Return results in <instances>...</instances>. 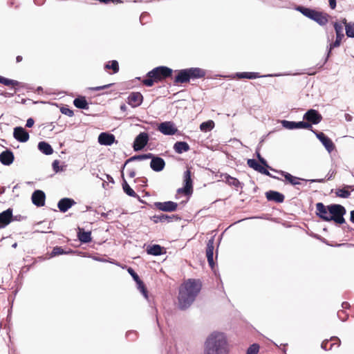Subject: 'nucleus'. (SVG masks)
Here are the masks:
<instances>
[{"label": "nucleus", "instance_id": "f257e3e1", "mask_svg": "<svg viewBox=\"0 0 354 354\" xmlns=\"http://www.w3.org/2000/svg\"><path fill=\"white\" fill-rule=\"evenodd\" d=\"M346 210L339 204L325 205L322 203L316 204V214L324 221H334L337 224L345 223L344 218Z\"/></svg>", "mask_w": 354, "mask_h": 354}, {"label": "nucleus", "instance_id": "f03ea898", "mask_svg": "<svg viewBox=\"0 0 354 354\" xmlns=\"http://www.w3.org/2000/svg\"><path fill=\"white\" fill-rule=\"evenodd\" d=\"M229 347L223 333L213 332L205 342L204 354H228Z\"/></svg>", "mask_w": 354, "mask_h": 354}, {"label": "nucleus", "instance_id": "7ed1b4c3", "mask_svg": "<svg viewBox=\"0 0 354 354\" xmlns=\"http://www.w3.org/2000/svg\"><path fill=\"white\" fill-rule=\"evenodd\" d=\"M178 74L175 77L174 83H186L191 79H197L203 77L205 75V71L200 68H189L178 71Z\"/></svg>", "mask_w": 354, "mask_h": 354}, {"label": "nucleus", "instance_id": "20e7f679", "mask_svg": "<svg viewBox=\"0 0 354 354\" xmlns=\"http://www.w3.org/2000/svg\"><path fill=\"white\" fill-rule=\"evenodd\" d=\"M200 289H180L178 294V306L181 309L189 307L199 293Z\"/></svg>", "mask_w": 354, "mask_h": 354}, {"label": "nucleus", "instance_id": "39448f33", "mask_svg": "<svg viewBox=\"0 0 354 354\" xmlns=\"http://www.w3.org/2000/svg\"><path fill=\"white\" fill-rule=\"evenodd\" d=\"M271 170L274 171L278 174H280L281 176H283L285 178L286 181H288L290 185H294V186L301 185V180L310 181L311 183H314V182L324 183V179H323V178L305 180L303 178H300L296 177V176H294L291 175L290 174H289L286 171H282V170H276L274 169H271Z\"/></svg>", "mask_w": 354, "mask_h": 354}, {"label": "nucleus", "instance_id": "423d86ee", "mask_svg": "<svg viewBox=\"0 0 354 354\" xmlns=\"http://www.w3.org/2000/svg\"><path fill=\"white\" fill-rule=\"evenodd\" d=\"M172 69L167 66H158L147 73V77H153L155 80H160L161 79L168 77L172 74Z\"/></svg>", "mask_w": 354, "mask_h": 354}, {"label": "nucleus", "instance_id": "0eeeda50", "mask_svg": "<svg viewBox=\"0 0 354 354\" xmlns=\"http://www.w3.org/2000/svg\"><path fill=\"white\" fill-rule=\"evenodd\" d=\"M333 26L336 33V39L333 43L330 44L329 46L328 47V49L326 59L330 56L332 49L339 46L341 41L344 37L342 25L337 22H335Z\"/></svg>", "mask_w": 354, "mask_h": 354}, {"label": "nucleus", "instance_id": "6e6552de", "mask_svg": "<svg viewBox=\"0 0 354 354\" xmlns=\"http://www.w3.org/2000/svg\"><path fill=\"white\" fill-rule=\"evenodd\" d=\"M282 126L288 129H313L312 124L307 122L300 121V122H292L288 120H283L281 122Z\"/></svg>", "mask_w": 354, "mask_h": 354}, {"label": "nucleus", "instance_id": "1a4fd4ad", "mask_svg": "<svg viewBox=\"0 0 354 354\" xmlns=\"http://www.w3.org/2000/svg\"><path fill=\"white\" fill-rule=\"evenodd\" d=\"M149 141V135L145 132L138 134L133 142V149L136 151L142 149Z\"/></svg>", "mask_w": 354, "mask_h": 354}, {"label": "nucleus", "instance_id": "9d476101", "mask_svg": "<svg viewBox=\"0 0 354 354\" xmlns=\"http://www.w3.org/2000/svg\"><path fill=\"white\" fill-rule=\"evenodd\" d=\"M158 130L167 136L174 135L178 131L177 128L172 122H161L158 127Z\"/></svg>", "mask_w": 354, "mask_h": 354}, {"label": "nucleus", "instance_id": "9b49d317", "mask_svg": "<svg viewBox=\"0 0 354 354\" xmlns=\"http://www.w3.org/2000/svg\"><path fill=\"white\" fill-rule=\"evenodd\" d=\"M303 118L308 123L317 124L322 121V116L317 110L310 109L306 112Z\"/></svg>", "mask_w": 354, "mask_h": 354}, {"label": "nucleus", "instance_id": "f8f14e48", "mask_svg": "<svg viewBox=\"0 0 354 354\" xmlns=\"http://www.w3.org/2000/svg\"><path fill=\"white\" fill-rule=\"evenodd\" d=\"M311 131L315 134L316 137L319 140V141L322 143V145L329 153H330L334 149L335 145L333 142L324 133L317 132L313 129H311Z\"/></svg>", "mask_w": 354, "mask_h": 354}, {"label": "nucleus", "instance_id": "ddd939ff", "mask_svg": "<svg viewBox=\"0 0 354 354\" xmlns=\"http://www.w3.org/2000/svg\"><path fill=\"white\" fill-rule=\"evenodd\" d=\"M154 206L160 211L171 212L177 209L178 204L173 201L156 202Z\"/></svg>", "mask_w": 354, "mask_h": 354}, {"label": "nucleus", "instance_id": "4468645a", "mask_svg": "<svg viewBox=\"0 0 354 354\" xmlns=\"http://www.w3.org/2000/svg\"><path fill=\"white\" fill-rule=\"evenodd\" d=\"M248 165L254 169L255 171H257L258 172L263 174L264 175L268 176L271 178L279 179L278 177H276L274 176H272L268 169H266L265 167L261 166L260 164L257 162V161L254 159H248Z\"/></svg>", "mask_w": 354, "mask_h": 354}, {"label": "nucleus", "instance_id": "2eb2a0df", "mask_svg": "<svg viewBox=\"0 0 354 354\" xmlns=\"http://www.w3.org/2000/svg\"><path fill=\"white\" fill-rule=\"evenodd\" d=\"M150 162V167L154 171L159 172L164 169L165 167V162L164 159L160 157L156 156L153 154V156Z\"/></svg>", "mask_w": 354, "mask_h": 354}, {"label": "nucleus", "instance_id": "dca6fc26", "mask_svg": "<svg viewBox=\"0 0 354 354\" xmlns=\"http://www.w3.org/2000/svg\"><path fill=\"white\" fill-rule=\"evenodd\" d=\"M214 238L212 237L207 243L206 257L209 266L213 268L214 262Z\"/></svg>", "mask_w": 354, "mask_h": 354}, {"label": "nucleus", "instance_id": "f3484780", "mask_svg": "<svg viewBox=\"0 0 354 354\" xmlns=\"http://www.w3.org/2000/svg\"><path fill=\"white\" fill-rule=\"evenodd\" d=\"M13 136L21 142H25L29 139L28 133L21 127H17L14 129Z\"/></svg>", "mask_w": 354, "mask_h": 354}, {"label": "nucleus", "instance_id": "a211bd4d", "mask_svg": "<svg viewBox=\"0 0 354 354\" xmlns=\"http://www.w3.org/2000/svg\"><path fill=\"white\" fill-rule=\"evenodd\" d=\"M46 195L41 190H36L32 194V201L37 207H42L45 203Z\"/></svg>", "mask_w": 354, "mask_h": 354}, {"label": "nucleus", "instance_id": "6ab92c4d", "mask_svg": "<svg viewBox=\"0 0 354 354\" xmlns=\"http://www.w3.org/2000/svg\"><path fill=\"white\" fill-rule=\"evenodd\" d=\"M115 141L113 134L102 132L98 136V142L102 145L110 146Z\"/></svg>", "mask_w": 354, "mask_h": 354}, {"label": "nucleus", "instance_id": "aec40b11", "mask_svg": "<svg viewBox=\"0 0 354 354\" xmlns=\"http://www.w3.org/2000/svg\"><path fill=\"white\" fill-rule=\"evenodd\" d=\"M143 97L139 92L131 93L128 97L127 103L132 107H137L142 102Z\"/></svg>", "mask_w": 354, "mask_h": 354}, {"label": "nucleus", "instance_id": "412c9836", "mask_svg": "<svg viewBox=\"0 0 354 354\" xmlns=\"http://www.w3.org/2000/svg\"><path fill=\"white\" fill-rule=\"evenodd\" d=\"M12 211L11 209H8L0 213V228H3L8 225L12 219Z\"/></svg>", "mask_w": 354, "mask_h": 354}, {"label": "nucleus", "instance_id": "4be33fe9", "mask_svg": "<svg viewBox=\"0 0 354 354\" xmlns=\"http://www.w3.org/2000/svg\"><path fill=\"white\" fill-rule=\"evenodd\" d=\"M266 196L268 201H274L276 203H283L284 201V196L281 193L277 191H268L266 193Z\"/></svg>", "mask_w": 354, "mask_h": 354}, {"label": "nucleus", "instance_id": "5701e85b", "mask_svg": "<svg viewBox=\"0 0 354 354\" xmlns=\"http://www.w3.org/2000/svg\"><path fill=\"white\" fill-rule=\"evenodd\" d=\"M75 202L73 199L69 198H62L57 204V207L62 212H66L70 209Z\"/></svg>", "mask_w": 354, "mask_h": 354}, {"label": "nucleus", "instance_id": "b1692460", "mask_svg": "<svg viewBox=\"0 0 354 354\" xmlns=\"http://www.w3.org/2000/svg\"><path fill=\"white\" fill-rule=\"evenodd\" d=\"M14 161V154L10 150L3 151L0 153V162L4 165H10Z\"/></svg>", "mask_w": 354, "mask_h": 354}, {"label": "nucleus", "instance_id": "393cba45", "mask_svg": "<svg viewBox=\"0 0 354 354\" xmlns=\"http://www.w3.org/2000/svg\"><path fill=\"white\" fill-rule=\"evenodd\" d=\"M328 15L318 11H315L312 20L316 21L321 26H324L328 23Z\"/></svg>", "mask_w": 354, "mask_h": 354}, {"label": "nucleus", "instance_id": "a878e982", "mask_svg": "<svg viewBox=\"0 0 354 354\" xmlns=\"http://www.w3.org/2000/svg\"><path fill=\"white\" fill-rule=\"evenodd\" d=\"M236 77L239 78H247V79H256L258 77H261V76L259 75L258 73H254V72H243V73H237ZM279 75H263L262 77H268V76H279Z\"/></svg>", "mask_w": 354, "mask_h": 354}, {"label": "nucleus", "instance_id": "bb28decb", "mask_svg": "<svg viewBox=\"0 0 354 354\" xmlns=\"http://www.w3.org/2000/svg\"><path fill=\"white\" fill-rule=\"evenodd\" d=\"M174 218H176V219H179V218L177 216H174V215L169 216V215H167V214H158V215L153 216V220L154 223H158V222H161V223L167 222V223H169V222H171Z\"/></svg>", "mask_w": 354, "mask_h": 354}, {"label": "nucleus", "instance_id": "cd10ccee", "mask_svg": "<svg viewBox=\"0 0 354 354\" xmlns=\"http://www.w3.org/2000/svg\"><path fill=\"white\" fill-rule=\"evenodd\" d=\"M77 237L80 242L87 243L91 241V232H85L84 229L78 227Z\"/></svg>", "mask_w": 354, "mask_h": 354}, {"label": "nucleus", "instance_id": "c85d7f7f", "mask_svg": "<svg viewBox=\"0 0 354 354\" xmlns=\"http://www.w3.org/2000/svg\"><path fill=\"white\" fill-rule=\"evenodd\" d=\"M189 149V145L186 142L183 141L176 142L174 145V151L179 154L188 151Z\"/></svg>", "mask_w": 354, "mask_h": 354}, {"label": "nucleus", "instance_id": "c756f323", "mask_svg": "<svg viewBox=\"0 0 354 354\" xmlns=\"http://www.w3.org/2000/svg\"><path fill=\"white\" fill-rule=\"evenodd\" d=\"M73 104L75 107L81 109H88V104L87 101L86 100L85 97L80 96L78 97H76L73 100Z\"/></svg>", "mask_w": 354, "mask_h": 354}, {"label": "nucleus", "instance_id": "7c9ffc66", "mask_svg": "<svg viewBox=\"0 0 354 354\" xmlns=\"http://www.w3.org/2000/svg\"><path fill=\"white\" fill-rule=\"evenodd\" d=\"M38 149L46 155H50L53 152L52 147L44 141L39 142Z\"/></svg>", "mask_w": 354, "mask_h": 354}, {"label": "nucleus", "instance_id": "2f4dec72", "mask_svg": "<svg viewBox=\"0 0 354 354\" xmlns=\"http://www.w3.org/2000/svg\"><path fill=\"white\" fill-rule=\"evenodd\" d=\"M184 178V184L186 187L187 189H191L193 191V187H192V180L191 178V171L189 169H187L183 175Z\"/></svg>", "mask_w": 354, "mask_h": 354}, {"label": "nucleus", "instance_id": "473e14b6", "mask_svg": "<svg viewBox=\"0 0 354 354\" xmlns=\"http://www.w3.org/2000/svg\"><path fill=\"white\" fill-rule=\"evenodd\" d=\"M162 248L159 245H153L148 247L147 252L149 254L158 256L162 254Z\"/></svg>", "mask_w": 354, "mask_h": 354}, {"label": "nucleus", "instance_id": "72a5a7b5", "mask_svg": "<svg viewBox=\"0 0 354 354\" xmlns=\"http://www.w3.org/2000/svg\"><path fill=\"white\" fill-rule=\"evenodd\" d=\"M225 180L231 186H234L235 187H242V183L237 178L232 177L230 175L226 174L225 176Z\"/></svg>", "mask_w": 354, "mask_h": 354}, {"label": "nucleus", "instance_id": "f704fd0d", "mask_svg": "<svg viewBox=\"0 0 354 354\" xmlns=\"http://www.w3.org/2000/svg\"><path fill=\"white\" fill-rule=\"evenodd\" d=\"M296 10L299 12H300L301 13H302L304 16H306V17L312 19L313 17V14L315 12V10H313V9H310V8H305V7H303V6H297L296 8Z\"/></svg>", "mask_w": 354, "mask_h": 354}, {"label": "nucleus", "instance_id": "c9c22d12", "mask_svg": "<svg viewBox=\"0 0 354 354\" xmlns=\"http://www.w3.org/2000/svg\"><path fill=\"white\" fill-rule=\"evenodd\" d=\"M127 271L129 273V274L133 277L134 281L136 282L138 288H145L142 281L140 280L139 276L133 268H129L127 269Z\"/></svg>", "mask_w": 354, "mask_h": 354}, {"label": "nucleus", "instance_id": "e433bc0d", "mask_svg": "<svg viewBox=\"0 0 354 354\" xmlns=\"http://www.w3.org/2000/svg\"><path fill=\"white\" fill-rule=\"evenodd\" d=\"M214 127V122L212 120L202 122L200 125V129L202 131L207 132L211 131Z\"/></svg>", "mask_w": 354, "mask_h": 354}, {"label": "nucleus", "instance_id": "4c0bfd02", "mask_svg": "<svg viewBox=\"0 0 354 354\" xmlns=\"http://www.w3.org/2000/svg\"><path fill=\"white\" fill-rule=\"evenodd\" d=\"M122 188L124 192L129 196L132 197H138V196L136 194V193L130 187V186L128 185V183L124 180V183H122Z\"/></svg>", "mask_w": 354, "mask_h": 354}, {"label": "nucleus", "instance_id": "58836bf2", "mask_svg": "<svg viewBox=\"0 0 354 354\" xmlns=\"http://www.w3.org/2000/svg\"><path fill=\"white\" fill-rule=\"evenodd\" d=\"M201 286V281L196 279H189L184 284L183 288H199Z\"/></svg>", "mask_w": 354, "mask_h": 354}, {"label": "nucleus", "instance_id": "ea45409f", "mask_svg": "<svg viewBox=\"0 0 354 354\" xmlns=\"http://www.w3.org/2000/svg\"><path fill=\"white\" fill-rule=\"evenodd\" d=\"M105 68L110 69L111 68L114 73H116L119 71V65L118 62L116 60H113L111 62L106 64L105 65Z\"/></svg>", "mask_w": 354, "mask_h": 354}, {"label": "nucleus", "instance_id": "a19ab883", "mask_svg": "<svg viewBox=\"0 0 354 354\" xmlns=\"http://www.w3.org/2000/svg\"><path fill=\"white\" fill-rule=\"evenodd\" d=\"M335 194L338 197L343 198H348L351 196V192L344 189H337L335 191Z\"/></svg>", "mask_w": 354, "mask_h": 354}, {"label": "nucleus", "instance_id": "79ce46f5", "mask_svg": "<svg viewBox=\"0 0 354 354\" xmlns=\"http://www.w3.org/2000/svg\"><path fill=\"white\" fill-rule=\"evenodd\" d=\"M346 34L347 37L354 38V23L348 22L346 26Z\"/></svg>", "mask_w": 354, "mask_h": 354}, {"label": "nucleus", "instance_id": "37998d69", "mask_svg": "<svg viewBox=\"0 0 354 354\" xmlns=\"http://www.w3.org/2000/svg\"><path fill=\"white\" fill-rule=\"evenodd\" d=\"M260 346L258 344H253L246 351V354H259Z\"/></svg>", "mask_w": 354, "mask_h": 354}, {"label": "nucleus", "instance_id": "c03bdc74", "mask_svg": "<svg viewBox=\"0 0 354 354\" xmlns=\"http://www.w3.org/2000/svg\"><path fill=\"white\" fill-rule=\"evenodd\" d=\"M0 83L6 86H18L19 84L17 80H10L4 77H2Z\"/></svg>", "mask_w": 354, "mask_h": 354}, {"label": "nucleus", "instance_id": "a18cd8bd", "mask_svg": "<svg viewBox=\"0 0 354 354\" xmlns=\"http://www.w3.org/2000/svg\"><path fill=\"white\" fill-rule=\"evenodd\" d=\"M66 252L64 251V250L61 247L56 246L55 247L50 254L51 257H55L59 254H65Z\"/></svg>", "mask_w": 354, "mask_h": 354}, {"label": "nucleus", "instance_id": "49530a36", "mask_svg": "<svg viewBox=\"0 0 354 354\" xmlns=\"http://www.w3.org/2000/svg\"><path fill=\"white\" fill-rule=\"evenodd\" d=\"M329 342L331 344L333 348H338L341 344V341L337 337H332L329 339Z\"/></svg>", "mask_w": 354, "mask_h": 354}, {"label": "nucleus", "instance_id": "de8ad7c7", "mask_svg": "<svg viewBox=\"0 0 354 354\" xmlns=\"http://www.w3.org/2000/svg\"><path fill=\"white\" fill-rule=\"evenodd\" d=\"M321 347L325 351H330L333 348L328 339L323 341Z\"/></svg>", "mask_w": 354, "mask_h": 354}, {"label": "nucleus", "instance_id": "09e8293b", "mask_svg": "<svg viewBox=\"0 0 354 354\" xmlns=\"http://www.w3.org/2000/svg\"><path fill=\"white\" fill-rule=\"evenodd\" d=\"M155 82H157V80H155L153 77H147L142 82L147 86H152Z\"/></svg>", "mask_w": 354, "mask_h": 354}, {"label": "nucleus", "instance_id": "8fccbe9b", "mask_svg": "<svg viewBox=\"0 0 354 354\" xmlns=\"http://www.w3.org/2000/svg\"><path fill=\"white\" fill-rule=\"evenodd\" d=\"M62 113L68 115L69 117H72L74 115L73 111L70 109L68 107H62L60 109Z\"/></svg>", "mask_w": 354, "mask_h": 354}, {"label": "nucleus", "instance_id": "3c124183", "mask_svg": "<svg viewBox=\"0 0 354 354\" xmlns=\"http://www.w3.org/2000/svg\"><path fill=\"white\" fill-rule=\"evenodd\" d=\"M257 156L259 160V162L263 165L265 166L266 167H268V168H270V169H272L270 167H269V165H268L267 163V161L261 156L260 153L259 151H257Z\"/></svg>", "mask_w": 354, "mask_h": 354}, {"label": "nucleus", "instance_id": "603ef678", "mask_svg": "<svg viewBox=\"0 0 354 354\" xmlns=\"http://www.w3.org/2000/svg\"><path fill=\"white\" fill-rule=\"evenodd\" d=\"M138 160L150 159L153 156V153H149L146 154L137 155Z\"/></svg>", "mask_w": 354, "mask_h": 354}, {"label": "nucleus", "instance_id": "864d4df0", "mask_svg": "<svg viewBox=\"0 0 354 354\" xmlns=\"http://www.w3.org/2000/svg\"><path fill=\"white\" fill-rule=\"evenodd\" d=\"M177 192L178 194L184 193V194H185L187 195H189V194H191L192 193V190L187 189L186 187L184 186V187L178 189Z\"/></svg>", "mask_w": 354, "mask_h": 354}, {"label": "nucleus", "instance_id": "5fc2aeb1", "mask_svg": "<svg viewBox=\"0 0 354 354\" xmlns=\"http://www.w3.org/2000/svg\"><path fill=\"white\" fill-rule=\"evenodd\" d=\"M111 86H112V84H106V85L101 86L91 87V88H90V89L92 91H100L102 89L108 88Z\"/></svg>", "mask_w": 354, "mask_h": 354}, {"label": "nucleus", "instance_id": "6e6d98bb", "mask_svg": "<svg viewBox=\"0 0 354 354\" xmlns=\"http://www.w3.org/2000/svg\"><path fill=\"white\" fill-rule=\"evenodd\" d=\"M59 162L57 160H54L53 162V165H52L54 171H56V172L59 171Z\"/></svg>", "mask_w": 354, "mask_h": 354}, {"label": "nucleus", "instance_id": "4d7b16f0", "mask_svg": "<svg viewBox=\"0 0 354 354\" xmlns=\"http://www.w3.org/2000/svg\"><path fill=\"white\" fill-rule=\"evenodd\" d=\"M35 121L32 118H30L27 120L26 127L30 128L34 125Z\"/></svg>", "mask_w": 354, "mask_h": 354}, {"label": "nucleus", "instance_id": "13d9d810", "mask_svg": "<svg viewBox=\"0 0 354 354\" xmlns=\"http://www.w3.org/2000/svg\"><path fill=\"white\" fill-rule=\"evenodd\" d=\"M329 6L331 9H335L337 6L336 0H328Z\"/></svg>", "mask_w": 354, "mask_h": 354}, {"label": "nucleus", "instance_id": "bf43d9fd", "mask_svg": "<svg viewBox=\"0 0 354 354\" xmlns=\"http://www.w3.org/2000/svg\"><path fill=\"white\" fill-rule=\"evenodd\" d=\"M133 160H138V156L137 155L136 156H132L130 158H129L124 163V167L126 166V165L129 162H131V161H133Z\"/></svg>", "mask_w": 354, "mask_h": 354}, {"label": "nucleus", "instance_id": "052dcab7", "mask_svg": "<svg viewBox=\"0 0 354 354\" xmlns=\"http://www.w3.org/2000/svg\"><path fill=\"white\" fill-rule=\"evenodd\" d=\"M142 295L146 298L148 299V289H140Z\"/></svg>", "mask_w": 354, "mask_h": 354}, {"label": "nucleus", "instance_id": "680f3d73", "mask_svg": "<svg viewBox=\"0 0 354 354\" xmlns=\"http://www.w3.org/2000/svg\"><path fill=\"white\" fill-rule=\"evenodd\" d=\"M136 176V172L133 170H131L129 173V176L130 178H133Z\"/></svg>", "mask_w": 354, "mask_h": 354}, {"label": "nucleus", "instance_id": "e2e57ef3", "mask_svg": "<svg viewBox=\"0 0 354 354\" xmlns=\"http://www.w3.org/2000/svg\"><path fill=\"white\" fill-rule=\"evenodd\" d=\"M342 307L344 308H347L350 306L349 304L347 301H344L342 304Z\"/></svg>", "mask_w": 354, "mask_h": 354}, {"label": "nucleus", "instance_id": "0e129e2a", "mask_svg": "<svg viewBox=\"0 0 354 354\" xmlns=\"http://www.w3.org/2000/svg\"><path fill=\"white\" fill-rule=\"evenodd\" d=\"M351 221L354 223V210L351 212Z\"/></svg>", "mask_w": 354, "mask_h": 354}, {"label": "nucleus", "instance_id": "69168bd1", "mask_svg": "<svg viewBox=\"0 0 354 354\" xmlns=\"http://www.w3.org/2000/svg\"><path fill=\"white\" fill-rule=\"evenodd\" d=\"M120 109H121L122 111H126V109H127V106H126V105H125V104H122V105L120 106Z\"/></svg>", "mask_w": 354, "mask_h": 354}, {"label": "nucleus", "instance_id": "338daca9", "mask_svg": "<svg viewBox=\"0 0 354 354\" xmlns=\"http://www.w3.org/2000/svg\"><path fill=\"white\" fill-rule=\"evenodd\" d=\"M16 60H17V62H20L21 60H22V57L20 56V55H18L17 57H16Z\"/></svg>", "mask_w": 354, "mask_h": 354}, {"label": "nucleus", "instance_id": "774afa93", "mask_svg": "<svg viewBox=\"0 0 354 354\" xmlns=\"http://www.w3.org/2000/svg\"><path fill=\"white\" fill-rule=\"evenodd\" d=\"M342 23L346 26V25H348V22L346 21V19L345 18H344L342 20Z\"/></svg>", "mask_w": 354, "mask_h": 354}]
</instances>
